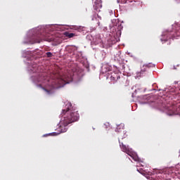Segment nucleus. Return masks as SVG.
Segmentation results:
<instances>
[{
	"label": "nucleus",
	"instance_id": "1",
	"mask_svg": "<svg viewBox=\"0 0 180 180\" xmlns=\"http://www.w3.org/2000/svg\"><path fill=\"white\" fill-rule=\"evenodd\" d=\"M68 80L64 79V77H57L55 79H50L46 73H40L37 79V82H42V84H46L48 86H51V89L43 87L44 91L46 92L47 95H51L53 94V89H57L61 88L68 84Z\"/></svg>",
	"mask_w": 180,
	"mask_h": 180
},
{
	"label": "nucleus",
	"instance_id": "2",
	"mask_svg": "<svg viewBox=\"0 0 180 180\" xmlns=\"http://www.w3.org/2000/svg\"><path fill=\"white\" fill-rule=\"evenodd\" d=\"M62 116L63 117V121L65 126H68V124L79 120V113L72 107L71 103L66 104L65 109L62 110Z\"/></svg>",
	"mask_w": 180,
	"mask_h": 180
},
{
	"label": "nucleus",
	"instance_id": "3",
	"mask_svg": "<svg viewBox=\"0 0 180 180\" xmlns=\"http://www.w3.org/2000/svg\"><path fill=\"white\" fill-rule=\"evenodd\" d=\"M32 44L40 43L42 40L45 41H54V37L50 34H46L45 36L38 32L34 34L32 38Z\"/></svg>",
	"mask_w": 180,
	"mask_h": 180
},
{
	"label": "nucleus",
	"instance_id": "4",
	"mask_svg": "<svg viewBox=\"0 0 180 180\" xmlns=\"http://www.w3.org/2000/svg\"><path fill=\"white\" fill-rule=\"evenodd\" d=\"M165 110L169 116H172L173 115H180V105L174 104L172 105H167L165 107Z\"/></svg>",
	"mask_w": 180,
	"mask_h": 180
},
{
	"label": "nucleus",
	"instance_id": "5",
	"mask_svg": "<svg viewBox=\"0 0 180 180\" xmlns=\"http://www.w3.org/2000/svg\"><path fill=\"white\" fill-rule=\"evenodd\" d=\"M150 67H154L153 64L144 65L141 68V71L136 72V78H140L144 72L147 70V68H150Z\"/></svg>",
	"mask_w": 180,
	"mask_h": 180
},
{
	"label": "nucleus",
	"instance_id": "6",
	"mask_svg": "<svg viewBox=\"0 0 180 180\" xmlns=\"http://www.w3.org/2000/svg\"><path fill=\"white\" fill-rule=\"evenodd\" d=\"M93 8L94 11H96V12H101V9H102V0H93Z\"/></svg>",
	"mask_w": 180,
	"mask_h": 180
},
{
	"label": "nucleus",
	"instance_id": "7",
	"mask_svg": "<svg viewBox=\"0 0 180 180\" xmlns=\"http://www.w3.org/2000/svg\"><path fill=\"white\" fill-rule=\"evenodd\" d=\"M120 147L122 151H123V153H126V154H127L128 155L131 157V149L129 148L128 146H126V145H124V143H121L120 141Z\"/></svg>",
	"mask_w": 180,
	"mask_h": 180
},
{
	"label": "nucleus",
	"instance_id": "8",
	"mask_svg": "<svg viewBox=\"0 0 180 180\" xmlns=\"http://www.w3.org/2000/svg\"><path fill=\"white\" fill-rule=\"evenodd\" d=\"M110 78L111 82H112V84H115V82L120 81V75H119V73L112 72L111 73Z\"/></svg>",
	"mask_w": 180,
	"mask_h": 180
},
{
	"label": "nucleus",
	"instance_id": "9",
	"mask_svg": "<svg viewBox=\"0 0 180 180\" xmlns=\"http://www.w3.org/2000/svg\"><path fill=\"white\" fill-rule=\"evenodd\" d=\"M157 180H169L167 178V174L164 173V171H159V174L157 176Z\"/></svg>",
	"mask_w": 180,
	"mask_h": 180
},
{
	"label": "nucleus",
	"instance_id": "10",
	"mask_svg": "<svg viewBox=\"0 0 180 180\" xmlns=\"http://www.w3.org/2000/svg\"><path fill=\"white\" fill-rule=\"evenodd\" d=\"M63 125L59 126V131L60 133H65V131H67V126L68 125H65L64 122H63Z\"/></svg>",
	"mask_w": 180,
	"mask_h": 180
},
{
	"label": "nucleus",
	"instance_id": "11",
	"mask_svg": "<svg viewBox=\"0 0 180 180\" xmlns=\"http://www.w3.org/2000/svg\"><path fill=\"white\" fill-rule=\"evenodd\" d=\"M97 19H100L101 20L102 19V17L99 16V15L96 13H94L91 17V20H96Z\"/></svg>",
	"mask_w": 180,
	"mask_h": 180
},
{
	"label": "nucleus",
	"instance_id": "12",
	"mask_svg": "<svg viewBox=\"0 0 180 180\" xmlns=\"http://www.w3.org/2000/svg\"><path fill=\"white\" fill-rule=\"evenodd\" d=\"M124 126L123 124H121V125H120L117 127L116 131H122V130H124Z\"/></svg>",
	"mask_w": 180,
	"mask_h": 180
},
{
	"label": "nucleus",
	"instance_id": "13",
	"mask_svg": "<svg viewBox=\"0 0 180 180\" xmlns=\"http://www.w3.org/2000/svg\"><path fill=\"white\" fill-rule=\"evenodd\" d=\"M65 36L66 37H69V39H71L72 37H74L75 36V34L67 32Z\"/></svg>",
	"mask_w": 180,
	"mask_h": 180
},
{
	"label": "nucleus",
	"instance_id": "14",
	"mask_svg": "<svg viewBox=\"0 0 180 180\" xmlns=\"http://www.w3.org/2000/svg\"><path fill=\"white\" fill-rule=\"evenodd\" d=\"M122 2V4H127V2H133V0H117V3Z\"/></svg>",
	"mask_w": 180,
	"mask_h": 180
},
{
	"label": "nucleus",
	"instance_id": "15",
	"mask_svg": "<svg viewBox=\"0 0 180 180\" xmlns=\"http://www.w3.org/2000/svg\"><path fill=\"white\" fill-rule=\"evenodd\" d=\"M131 158H133V160H134V161H137V160H139V158H137L136 156H134V154H133V152H131Z\"/></svg>",
	"mask_w": 180,
	"mask_h": 180
},
{
	"label": "nucleus",
	"instance_id": "16",
	"mask_svg": "<svg viewBox=\"0 0 180 180\" xmlns=\"http://www.w3.org/2000/svg\"><path fill=\"white\" fill-rule=\"evenodd\" d=\"M46 56L47 57H53V53H51V52H47Z\"/></svg>",
	"mask_w": 180,
	"mask_h": 180
},
{
	"label": "nucleus",
	"instance_id": "17",
	"mask_svg": "<svg viewBox=\"0 0 180 180\" xmlns=\"http://www.w3.org/2000/svg\"><path fill=\"white\" fill-rule=\"evenodd\" d=\"M78 30H79V32H81V30H82V27H78Z\"/></svg>",
	"mask_w": 180,
	"mask_h": 180
},
{
	"label": "nucleus",
	"instance_id": "18",
	"mask_svg": "<svg viewBox=\"0 0 180 180\" xmlns=\"http://www.w3.org/2000/svg\"><path fill=\"white\" fill-rule=\"evenodd\" d=\"M97 23H98V26H100L101 22H98Z\"/></svg>",
	"mask_w": 180,
	"mask_h": 180
},
{
	"label": "nucleus",
	"instance_id": "19",
	"mask_svg": "<svg viewBox=\"0 0 180 180\" xmlns=\"http://www.w3.org/2000/svg\"><path fill=\"white\" fill-rule=\"evenodd\" d=\"M39 86H41V84H39Z\"/></svg>",
	"mask_w": 180,
	"mask_h": 180
}]
</instances>
